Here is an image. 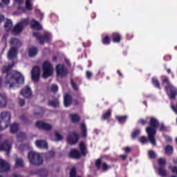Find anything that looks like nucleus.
<instances>
[{"label":"nucleus","mask_w":177,"mask_h":177,"mask_svg":"<svg viewBox=\"0 0 177 177\" xmlns=\"http://www.w3.org/2000/svg\"><path fill=\"white\" fill-rule=\"evenodd\" d=\"M17 84H24V76L17 71L12 73H8L6 75V86L8 89L15 88Z\"/></svg>","instance_id":"1"},{"label":"nucleus","mask_w":177,"mask_h":177,"mask_svg":"<svg viewBox=\"0 0 177 177\" xmlns=\"http://www.w3.org/2000/svg\"><path fill=\"white\" fill-rule=\"evenodd\" d=\"M151 127L146 128V132L148 134L149 142L153 146H156V128L158 126V121L154 118L150 120Z\"/></svg>","instance_id":"2"},{"label":"nucleus","mask_w":177,"mask_h":177,"mask_svg":"<svg viewBox=\"0 0 177 177\" xmlns=\"http://www.w3.org/2000/svg\"><path fill=\"white\" fill-rule=\"evenodd\" d=\"M28 158L32 165H42L44 164V158L39 153L30 151L28 154Z\"/></svg>","instance_id":"3"},{"label":"nucleus","mask_w":177,"mask_h":177,"mask_svg":"<svg viewBox=\"0 0 177 177\" xmlns=\"http://www.w3.org/2000/svg\"><path fill=\"white\" fill-rule=\"evenodd\" d=\"M10 44L11 45V48L8 51V59H15L17 55V50L15 46H21V41L17 39H11Z\"/></svg>","instance_id":"4"},{"label":"nucleus","mask_w":177,"mask_h":177,"mask_svg":"<svg viewBox=\"0 0 177 177\" xmlns=\"http://www.w3.org/2000/svg\"><path fill=\"white\" fill-rule=\"evenodd\" d=\"M10 121V113L8 111H3L0 115V131H3L8 128Z\"/></svg>","instance_id":"5"},{"label":"nucleus","mask_w":177,"mask_h":177,"mask_svg":"<svg viewBox=\"0 0 177 177\" xmlns=\"http://www.w3.org/2000/svg\"><path fill=\"white\" fill-rule=\"evenodd\" d=\"M162 84L165 86V90L167 91V93L171 99H174L177 95L176 88L174 87L172 84H169V80L168 77H165L162 80Z\"/></svg>","instance_id":"6"},{"label":"nucleus","mask_w":177,"mask_h":177,"mask_svg":"<svg viewBox=\"0 0 177 177\" xmlns=\"http://www.w3.org/2000/svg\"><path fill=\"white\" fill-rule=\"evenodd\" d=\"M43 78H48V77H50L52 74H53V66L50 64V62L46 61L44 62L43 66Z\"/></svg>","instance_id":"7"},{"label":"nucleus","mask_w":177,"mask_h":177,"mask_svg":"<svg viewBox=\"0 0 177 177\" xmlns=\"http://www.w3.org/2000/svg\"><path fill=\"white\" fill-rule=\"evenodd\" d=\"M28 26V19H23L20 23L17 24L14 29L13 32L14 34H19L24 30V27H27Z\"/></svg>","instance_id":"8"},{"label":"nucleus","mask_w":177,"mask_h":177,"mask_svg":"<svg viewBox=\"0 0 177 177\" xmlns=\"http://www.w3.org/2000/svg\"><path fill=\"white\" fill-rule=\"evenodd\" d=\"M33 37L37 38L41 44H44V41H50V39H52V35L48 32L45 33L44 37H42L39 32H33Z\"/></svg>","instance_id":"9"},{"label":"nucleus","mask_w":177,"mask_h":177,"mask_svg":"<svg viewBox=\"0 0 177 177\" xmlns=\"http://www.w3.org/2000/svg\"><path fill=\"white\" fill-rule=\"evenodd\" d=\"M66 142L68 145H76L78 142V134L77 133H71L66 137Z\"/></svg>","instance_id":"10"},{"label":"nucleus","mask_w":177,"mask_h":177,"mask_svg":"<svg viewBox=\"0 0 177 177\" xmlns=\"http://www.w3.org/2000/svg\"><path fill=\"white\" fill-rule=\"evenodd\" d=\"M56 71L57 77H66L67 75V69L64 68V65H57Z\"/></svg>","instance_id":"11"},{"label":"nucleus","mask_w":177,"mask_h":177,"mask_svg":"<svg viewBox=\"0 0 177 177\" xmlns=\"http://www.w3.org/2000/svg\"><path fill=\"white\" fill-rule=\"evenodd\" d=\"M10 169V165L6 160L0 158V172H6Z\"/></svg>","instance_id":"12"},{"label":"nucleus","mask_w":177,"mask_h":177,"mask_svg":"<svg viewBox=\"0 0 177 177\" xmlns=\"http://www.w3.org/2000/svg\"><path fill=\"white\" fill-rule=\"evenodd\" d=\"M36 127L39 129H44V131H50L52 129V125L42 121L37 122Z\"/></svg>","instance_id":"13"},{"label":"nucleus","mask_w":177,"mask_h":177,"mask_svg":"<svg viewBox=\"0 0 177 177\" xmlns=\"http://www.w3.org/2000/svg\"><path fill=\"white\" fill-rule=\"evenodd\" d=\"M39 74H41V69L39 66H35L32 71V80H33V81H38Z\"/></svg>","instance_id":"14"},{"label":"nucleus","mask_w":177,"mask_h":177,"mask_svg":"<svg viewBox=\"0 0 177 177\" xmlns=\"http://www.w3.org/2000/svg\"><path fill=\"white\" fill-rule=\"evenodd\" d=\"M10 149H12V145L8 140L0 144V151H9Z\"/></svg>","instance_id":"15"},{"label":"nucleus","mask_w":177,"mask_h":177,"mask_svg":"<svg viewBox=\"0 0 177 177\" xmlns=\"http://www.w3.org/2000/svg\"><path fill=\"white\" fill-rule=\"evenodd\" d=\"M21 95L24 97H30L32 95V91L28 86H26L21 90Z\"/></svg>","instance_id":"16"},{"label":"nucleus","mask_w":177,"mask_h":177,"mask_svg":"<svg viewBox=\"0 0 177 177\" xmlns=\"http://www.w3.org/2000/svg\"><path fill=\"white\" fill-rule=\"evenodd\" d=\"M6 106H8V97L0 93V107H6Z\"/></svg>","instance_id":"17"},{"label":"nucleus","mask_w":177,"mask_h":177,"mask_svg":"<svg viewBox=\"0 0 177 177\" xmlns=\"http://www.w3.org/2000/svg\"><path fill=\"white\" fill-rule=\"evenodd\" d=\"M73 102V99L71 98V95L69 94H66L64 95V104L65 107H69Z\"/></svg>","instance_id":"18"},{"label":"nucleus","mask_w":177,"mask_h":177,"mask_svg":"<svg viewBox=\"0 0 177 177\" xmlns=\"http://www.w3.org/2000/svg\"><path fill=\"white\" fill-rule=\"evenodd\" d=\"M37 147L39 149H48V143L45 140H39L35 142Z\"/></svg>","instance_id":"19"},{"label":"nucleus","mask_w":177,"mask_h":177,"mask_svg":"<svg viewBox=\"0 0 177 177\" xmlns=\"http://www.w3.org/2000/svg\"><path fill=\"white\" fill-rule=\"evenodd\" d=\"M30 26L32 30H42V26L39 24V22L34 19L30 22Z\"/></svg>","instance_id":"20"},{"label":"nucleus","mask_w":177,"mask_h":177,"mask_svg":"<svg viewBox=\"0 0 177 177\" xmlns=\"http://www.w3.org/2000/svg\"><path fill=\"white\" fill-rule=\"evenodd\" d=\"M69 156L71 158H80L81 157V153L77 149H72L69 153Z\"/></svg>","instance_id":"21"},{"label":"nucleus","mask_w":177,"mask_h":177,"mask_svg":"<svg viewBox=\"0 0 177 177\" xmlns=\"http://www.w3.org/2000/svg\"><path fill=\"white\" fill-rule=\"evenodd\" d=\"M38 55V48L36 47H31L28 50V55L30 57H35Z\"/></svg>","instance_id":"22"},{"label":"nucleus","mask_w":177,"mask_h":177,"mask_svg":"<svg viewBox=\"0 0 177 177\" xmlns=\"http://www.w3.org/2000/svg\"><path fill=\"white\" fill-rule=\"evenodd\" d=\"M12 27H13V22L12 21V20L7 19L4 25V28L6 31H10V30H12Z\"/></svg>","instance_id":"23"},{"label":"nucleus","mask_w":177,"mask_h":177,"mask_svg":"<svg viewBox=\"0 0 177 177\" xmlns=\"http://www.w3.org/2000/svg\"><path fill=\"white\" fill-rule=\"evenodd\" d=\"M15 166L23 168V167H24V162L23 161V159L20 158H17L15 159Z\"/></svg>","instance_id":"24"},{"label":"nucleus","mask_w":177,"mask_h":177,"mask_svg":"<svg viewBox=\"0 0 177 177\" xmlns=\"http://www.w3.org/2000/svg\"><path fill=\"white\" fill-rule=\"evenodd\" d=\"M165 151L166 154H167V156H171V154L174 153V148L171 145H167L166 146Z\"/></svg>","instance_id":"25"},{"label":"nucleus","mask_w":177,"mask_h":177,"mask_svg":"<svg viewBox=\"0 0 177 177\" xmlns=\"http://www.w3.org/2000/svg\"><path fill=\"white\" fill-rule=\"evenodd\" d=\"M158 174H159L160 176H162V177H167L168 175L167 170L162 167H160L159 169Z\"/></svg>","instance_id":"26"},{"label":"nucleus","mask_w":177,"mask_h":177,"mask_svg":"<svg viewBox=\"0 0 177 177\" xmlns=\"http://www.w3.org/2000/svg\"><path fill=\"white\" fill-rule=\"evenodd\" d=\"M17 131H19V124H17L16 123L12 124L11 127H10L11 133H16V132H17Z\"/></svg>","instance_id":"27"},{"label":"nucleus","mask_w":177,"mask_h":177,"mask_svg":"<svg viewBox=\"0 0 177 177\" xmlns=\"http://www.w3.org/2000/svg\"><path fill=\"white\" fill-rule=\"evenodd\" d=\"M71 120L72 122H74L75 124L80 122V116H78L77 114H71Z\"/></svg>","instance_id":"28"},{"label":"nucleus","mask_w":177,"mask_h":177,"mask_svg":"<svg viewBox=\"0 0 177 177\" xmlns=\"http://www.w3.org/2000/svg\"><path fill=\"white\" fill-rule=\"evenodd\" d=\"M26 10H31L32 9V0L26 1Z\"/></svg>","instance_id":"29"},{"label":"nucleus","mask_w":177,"mask_h":177,"mask_svg":"<svg viewBox=\"0 0 177 177\" xmlns=\"http://www.w3.org/2000/svg\"><path fill=\"white\" fill-rule=\"evenodd\" d=\"M113 42H120L121 41V36L118 33H113Z\"/></svg>","instance_id":"30"},{"label":"nucleus","mask_w":177,"mask_h":177,"mask_svg":"<svg viewBox=\"0 0 177 177\" xmlns=\"http://www.w3.org/2000/svg\"><path fill=\"white\" fill-rule=\"evenodd\" d=\"M49 106H51V107H59V100H52L49 101L48 102Z\"/></svg>","instance_id":"31"},{"label":"nucleus","mask_w":177,"mask_h":177,"mask_svg":"<svg viewBox=\"0 0 177 177\" xmlns=\"http://www.w3.org/2000/svg\"><path fill=\"white\" fill-rule=\"evenodd\" d=\"M15 66V64L12 65H8V66H3L2 68V73H9V71Z\"/></svg>","instance_id":"32"},{"label":"nucleus","mask_w":177,"mask_h":177,"mask_svg":"<svg viewBox=\"0 0 177 177\" xmlns=\"http://www.w3.org/2000/svg\"><path fill=\"white\" fill-rule=\"evenodd\" d=\"M82 133L84 138L86 137V127L84 124H81Z\"/></svg>","instance_id":"33"},{"label":"nucleus","mask_w":177,"mask_h":177,"mask_svg":"<svg viewBox=\"0 0 177 177\" xmlns=\"http://www.w3.org/2000/svg\"><path fill=\"white\" fill-rule=\"evenodd\" d=\"M116 118H117L118 121H119V122L121 124V123L125 122V121H127V118H128V116H127V115L122 116V117L116 116Z\"/></svg>","instance_id":"34"},{"label":"nucleus","mask_w":177,"mask_h":177,"mask_svg":"<svg viewBox=\"0 0 177 177\" xmlns=\"http://www.w3.org/2000/svg\"><path fill=\"white\" fill-rule=\"evenodd\" d=\"M111 115V111L109 110L103 114L102 118L104 120H107Z\"/></svg>","instance_id":"35"},{"label":"nucleus","mask_w":177,"mask_h":177,"mask_svg":"<svg viewBox=\"0 0 177 177\" xmlns=\"http://www.w3.org/2000/svg\"><path fill=\"white\" fill-rule=\"evenodd\" d=\"M17 140H19V142H21V140H24V138H26V134L25 133H19L17 135Z\"/></svg>","instance_id":"36"},{"label":"nucleus","mask_w":177,"mask_h":177,"mask_svg":"<svg viewBox=\"0 0 177 177\" xmlns=\"http://www.w3.org/2000/svg\"><path fill=\"white\" fill-rule=\"evenodd\" d=\"M149 158H156L157 157V154L153 150H150L149 151Z\"/></svg>","instance_id":"37"},{"label":"nucleus","mask_w":177,"mask_h":177,"mask_svg":"<svg viewBox=\"0 0 177 177\" xmlns=\"http://www.w3.org/2000/svg\"><path fill=\"white\" fill-rule=\"evenodd\" d=\"M159 167H164L165 166V159L164 158H160L158 160Z\"/></svg>","instance_id":"38"},{"label":"nucleus","mask_w":177,"mask_h":177,"mask_svg":"<svg viewBox=\"0 0 177 177\" xmlns=\"http://www.w3.org/2000/svg\"><path fill=\"white\" fill-rule=\"evenodd\" d=\"M79 146L82 154H85V144L82 142L80 143Z\"/></svg>","instance_id":"39"},{"label":"nucleus","mask_w":177,"mask_h":177,"mask_svg":"<svg viewBox=\"0 0 177 177\" xmlns=\"http://www.w3.org/2000/svg\"><path fill=\"white\" fill-rule=\"evenodd\" d=\"M152 82H153V85H155V86L156 88H160V82H158V80L157 79L153 77L152 79Z\"/></svg>","instance_id":"40"},{"label":"nucleus","mask_w":177,"mask_h":177,"mask_svg":"<svg viewBox=\"0 0 177 177\" xmlns=\"http://www.w3.org/2000/svg\"><path fill=\"white\" fill-rule=\"evenodd\" d=\"M139 133H140V130H135L134 131H133L132 133V138L133 139H135V138H136Z\"/></svg>","instance_id":"41"},{"label":"nucleus","mask_w":177,"mask_h":177,"mask_svg":"<svg viewBox=\"0 0 177 177\" xmlns=\"http://www.w3.org/2000/svg\"><path fill=\"white\" fill-rule=\"evenodd\" d=\"M102 160H100V159H97L95 161V165H96V167L97 168V169H100V167H102Z\"/></svg>","instance_id":"42"},{"label":"nucleus","mask_w":177,"mask_h":177,"mask_svg":"<svg viewBox=\"0 0 177 177\" xmlns=\"http://www.w3.org/2000/svg\"><path fill=\"white\" fill-rule=\"evenodd\" d=\"M58 89H59V88L57 87V85L53 84V85L51 86L52 92H54V93L57 92Z\"/></svg>","instance_id":"43"},{"label":"nucleus","mask_w":177,"mask_h":177,"mask_svg":"<svg viewBox=\"0 0 177 177\" xmlns=\"http://www.w3.org/2000/svg\"><path fill=\"white\" fill-rule=\"evenodd\" d=\"M55 138H57V140H62V139H63V136H62L60 133H55Z\"/></svg>","instance_id":"44"},{"label":"nucleus","mask_w":177,"mask_h":177,"mask_svg":"<svg viewBox=\"0 0 177 177\" xmlns=\"http://www.w3.org/2000/svg\"><path fill=\"white\" fill-rule=\"evenodd\" d=\"M169 168L171 170V172L174 174H177V167H169Z\"/></svg>","instance_id":"45"},{"label":"nucleus","mask_w":177,"mask_h":177,"mask_svg":"<svg viewBox=\"0 0 177 177\" xmlns=\"http://www.w3.org/2000/svg\"><path fill=\"white\" fill-rule=\"evenodd\" d=\"M103 44H110V38L105 37V38L103 39Z\"/></svg>","instance_id":"46"},{"label":"nucleus","mask_w":177,"mask_h":177,"mask_svg":"<svg viewBox=\"0 0 177 177\" xmlns=\"http://www.w3.org/2000/svg\"><path fill=\"white\" fill-rule=\"evenodd\" d=\"M140 142L141 143H146V142H147V138H146V137H145V136H142L140 138Z\"/></svg>","instance_id":"47"},{"label":"nucleus","mask_w":177,"mask_h":177,"mask_svg":"<svg viewBox=\"0 0 177 177\" xmlns=\"http://www.w3.org/2000/svg\"><path fill=\"white\" fill-rule=\"evenodd\" d=\"M101 167H102L104 171H107V169H109V166L106 163H102Z\"/></svg>","instance_id":"48"},{"label":"nucleus","mask_w":177,"mask_h":177,"mask_svg":"<svg viewBox=\"0 0 177 177\" xmlns=\"http://www.w3.org/2000/svg\"><path fill=\"white\" fill-rule=\"evenodd\" d=\"M71 85L75 91H78V87L77 86V84L74 83V82H71Z\"/></svg>","instance_id":"49"},{"label":"nucleus","mask_w":177,"mask_h":177,"mask_svg":"<svg viewBox=\"0 0 177 177\" xmlns=\"http://www.w3.org/2000/svg\"><path fill=\"white\" fill-rule=\"evenodd\" d=\"M19 104L20 106H24L26 104V102L24 101V100H19Z\"/></svg>","instance_id":"50"},{"label":"nucleus","mask_w":177,"mask_h":177,"mask_svg":"<svg viewBox=\"0 0 177 177\" xmlns=\"http://www.w3.org/2000/svg\"><path fill=\"white\" fill-rule=\"evenodd\" d=\"M140 124H142V125H146V123L147 122V120H140L139 121Z\"/></svg>","instance_id":"51"},{"label":"nucleus","mask_w":177,"mask_h":177,"mask_svg":"<svg viewBox=\"0 0 177 177\" xmlns=\"http://www.w3.org/2000/svg\"><path fill=\"white\" fill-rule=\"evenodd\" d=\"M86 77H87V78H91V77H92V73H91L90 71H87Z\"/></svg>","instance_id":"52"},{"label":"nucleus","mask_w":177,"mask_h":177,"mask_svg":"<svg viewBox=\"0 0 177 177\" xmlns=\"http://www.w3.org/2000/svg\"><path fill=\"white\" fill-rule=\"evenodd\" d=\"M165 139L167 142H172V138L169 136H165Z\"/></svg>","instance_id":"53"},{"label":"nucleus","mask_w":177,"mask_h":177,"mask_svg":"<svg viewBox=\"0 0 177 177\" xmlns=\"http://www.w3.org/2000/svg\"><path fill=\"white\" fill-rule=\"evenodd\" d=\"M1 2H3V3H5L6 5H8L10 2V0H1Z\"/></svg>","instance_id":"54"},{"label":"nucleus","mask_w":177,"mask_h":177,"mask_svg":"<svg viewBox=\"0 0 177 177\" xmlns=\"http://www.w3.org/2000/svg\"><path fill=\"white\" fill-rule=\"evenodd\" d=\"M24 1V0H15V2L20 5L21 3H23Z\"/></svg>","instance_id":"55"},{"label":"nucleus","mask_w":177,"mask_h":177,"mask_svg":"<svg viewBox=\"0 0 177 177\" xmlns=\"http://www.w3.org/2000/svg\"><path fill=\"white\" fill-rule=\"evenodd\" d=\"M49 154V157H53V156H55V151H51L48 153Z\"/></svg>","instance_id":"56"},{"label":"nucleus","mask_w":177,"mask_h":177,"mask_svg":"<svg viewBox=\"0 0 177 177\" xmlns=\"http://www.w3.org/2000/svg\"><path fill=\"white\" fill-rule=\"evenodd\" d=\"M160 131H167V128L164 127V125L161 124L160 125Z\"/></svg>","instance_id":"57"},{"label":"nucleus","mask_w":177,"mask_h":177,"mask_svg":"<svg viewBox=\"0 0 177 177\" xmlns=\"http://www.w3.org/2000/svg\"><path fill=\"white\" fill-rule=\"evenodd\" d=\"M171 107L172 110H174V111H175V113L177 114V111H176V108H175V106H174V104H171Z\"/></svg>","instance_id":"58"},{"label":"nucleus","mask_w":177,"mask_h":177,"mask_svg":"<svg viewBox=\"0 0 177 177\" xmlns=\"http://www.w3.org/2000/svg\"><path fill=\"white\" fill-rule=\"evenodd\" d=\"M4 19H5V17H3V15H0V23H2V21H3Z\"/></svg>","instance_id":"59"},{"label":"nucleus","mask_w":177,"mask_h":177,"mask_svg":"<svg viewBox=\"0 0 177 177\" xmlns=\"http://www.w3.org/2000/svg\"><path fill=\"white\" fill-rule=\"evenodd\" d=\"M124 151L129 152V151H131V148L127 147L124 148Z\"/></svg>","instance_id":"60"},{"label":"nucleus","mask_w":177,"mask_h":177,"mask_svg":"<svg viewBox=\"0 0 177 177\" xmlns=\"http://www.w3.org/2000/svg\"><path fill=\"white\" fill-rule=\"evenodd\" d=\"M120 157L122 160H125L127 158V155H121Z\"/></svg>","instance_id":"61"},{"label":"nucleus","mask_w":177,"mask_h":177,"mask_svg":"<svg viewBox=\"0 0 177 177\" xmlns=\"http://www.w3.org/2000/svg\"><path fill=\"white\" fill-rule=\"evenodd\" d=\"M12 177H23V176L15 174L12 175Z\"/></svg>","instance_id":"62"},{"label":"nucleus","mask_w":177,"mask_h":177,"mask_svg":"<svg viewBox=\"0 0 177 177\" xmlns=\"http://www.w3.org/2000/svg\"><path fill=\"white\" fill-rule=\"evenodd\" d=\"M21 120H23L24 121L25 120V121H27V118H26V117H24V116H23L22 118H21Z\"/></svg>","instance_id":"63"},{"label":"nucleus","mask_w":177,"mask_h":177,"mask_svg":"<svg viewBox=\"0 0 177 177\" xmlns=\"http://www.w3.org/2000/svg\"><path fill=\"white\" fill-rule=\"evenodd\" d=\"M174 162H175V164H177V158L174 160Z\"/></svg>","instance_id":"64"}]
</instances>
